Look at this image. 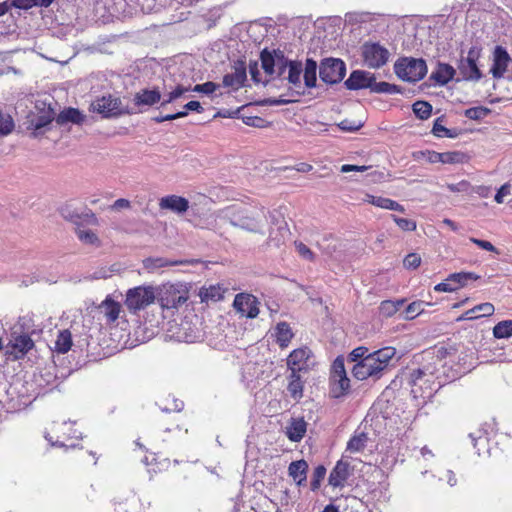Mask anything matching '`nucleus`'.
<instances>
[{
  "instance_id": "obj_59",
  "label": "nucleus",
  "mask_w": 512,
  "mask_h": 512,
  "mask_svg": "<svg viewBox=\"0 0 512 512\" xmlns=\"http://www.w3.org/2000/svg\"><path fill=\"white\" fill-rule=\"evenodd\" d=\"M187 115H188V112L180 111V112H177L175 114H167V115H164V116H157V117H154L153 120L156 123H162V122H165V121H172V120H175V119H178V118H183V117H186Z\"/></svg>"
},
{
  "instance_id": "obj_37",
  "label": "nucleus",
  "mask_w": 512,
  "mask_h": 512,
  "mask_svg": "<svg viewBox=\"0 0 512 512\" xmlns=\"http://www.w3.org/2000/svg\"><path fill=\"white\" fill-rule=\"evenodd\" d=\"M404 300H385L382 301L379 307L381 315L385 317H391L404 305Z\"/></svg>"
},
{
  "instance_id": "obj_7",
  "label": "nucleus",
  "mask_w": 512,
  "mask_h": 512,
  "mask_svg": "<svg viewBox=\"0 0 512 512\" xmlns=\"http://www.w3.org/2000/svg\"><path fill=\"white\" fill-rule=\"evenodd\" d=\"M91 109L103 118H117L130 113L119 97L110 94L94 100L91 103Z\"/></svg>"
},
{
  "instance_id": "obj_31",
  "label": "nucleus",
  "mask_w": 512,
  "mask_h": 512,
  "mask_svg": "<svg viewBox=\"0 0 512 512\" xmlns=\"http://www.w3.org/2000/svg\"><path fill=\"white\" fill-rule=\"evenodd\" d=\"M304 84L307 88L316 87L317 82V62L313 59H307L303 68Z\"/></svg>"
},
{
  "instance_id": "obj_23",
  "label": "nucleus",
  "mask_w": 512,
  "mask_h": 512,
  "mask_svg": "<svg viewBox=\"0 0 512 512\" xmlns=\"http://www.w3.org/2000/svg\"><path fill=\"white\" fill-rule=\"evenodd\" d=\"M161 100V93L157 88L142 89L134 96V104L140 106H153Z\"/></svg>"
},
{
  "instance_id": "obj_4",
  "label": "nucleus",
  "mask_w": 512,
  "mask_h": 512,
  "mask_svg": "<svg viewBox=\"0 0 512 512\" xmlns=\"http://www.w3.org/2000/svg\"><path fill=\"white\" fill-rule=\"evenodd\" d=\"M156 289L152 286H138L126 293L125 305L130 312H137L154 303Z\"/></svg>"
},
{
  "instance_id": "obj_54",
  "label": "nucleus",
  "mask_w": 512,
  "mask_h": 512,
  "mask_svg": "<svg viewBox=\"0 0 512 512\" xmlns=\"http://www.w3.org/2000/svg\"><path fill=\"white\" fill-rule=\"evenodd\" d=\"M368 348L364 346L357 347L351 351V353L348 356V360L350 362H359L364 360L368 355Z\"/></svg>"
},
{
  "instance_id": "obj_40",
  "label": "nucleus",
  "mask_w": 512,
  "mask_h": 512,
  "mask_svg": "<svg viewBox=\"0 0 512 512\" xmlns=\"http://www.w3.org/2000/svg\"><path fill=\"white\" fill-rule=\"evenodd\" d=\"M199 296L202 302L218 301L223 297L221 288L217 286L201 288Z\"/></svg>"
},
{
  "instance_id": "obj_8",
  "label": "nucleus",
  "mask_w": 512,
  "mask_h": 512,
  "mask_svg": "<svg viewBox=\"0 0 512 512\" xmlns=\"http://www.w3.org/2000/svg\"><path fill=\"white\" fill-rule=\"evenodd\" d=\"M350 389V380L347 377L344 359L337 357L333 364L330 375V394L333 398L345 396Z\"/></svg>"
},
{
  "instance_id": "obj_32",
  "label": "nucleus",
  "mask_w": 512,
  "mask_h": 512,
  "mask_svg": "<svg viewBox=\"0 0 512 512\" xmlns=\"http://www.w3.org/2000/svg\"><path fill=\"white\" fill-rule=\"evenodd\" d=\"M275 335L277 343L281 348L287 347L294 336L289 324L286 322H280L277 324L275 328Z\"/></svg>"
},
{
  "instance_id": "obj_28",
  "label": "nucleus",
  "mask_w": 512,
  "mask_h": 512,
  "mask_svg": "<svg viewBox=\"0 0 512 512\" xmlns=\"http://www.w3.org/2000/svg\"><path fill=\"white\" fill-rule=\"evenodd\" d=\"M183 264V261H171L163 257H149L143 260V267L146 271L153 273L156 270L167 267Z\"/></svg>"
},
{
  "instance_id": "obj_30",
  "label": "nucleus",
  "mask_w": 512,
  "mask_h": 512,
  "mask_svg": "<svg viewBox=\"0 0 512 512\" xmlns=\"http://www.w3.org/2000/svg\"><path fill=\"white\" fill-rule=\"evenodd\" d=\"M303 389H304V381L301 379V375L299 373H290L289 383L287 386V390L290 396L294 400H300L303 397Z\"/></svg>"
},
{
  "instance_id": "obj_56",
  "label": "nucleus",
  "mask_w": 512,
  "mask_h": 512,
  "mask_svg": "<svg viewBox=\"0 0 512 512\" xmlns=\"http://www.w3.org/2000/svg\"><path fill=\"white\" fill-rule=\"evenodd\" d=\"M420 264L421 257L417 253H410L403 260V265L406 269H416Z\"/></svg>"
},
{
  "instance_id": "obj_12",
  "label": "nucleus",
  "mask_w": 512,
  "mask_h": 512,
  "mask_svg": "<svg viewBox=\"0 0 512 512\" xmlns=\"http://www.w3.org/2000/svg\"><path fill=\"white\" fill-rule=\"evenodd\" d=\"M364 63L369 68H380L389 58V51L379 43L366 42L361 47Z\"/></svg>"
},
{
  "instance_id": "obj_38",
  "label": "nucleus",
  "mask_w": 512,
  "mask_h": 512,
  "mask_svg": "<svg viewBox=\"0 0 512 512\" xmlns=\"http://www.w3.org/2000/svg\"><path fill=\"white\" fill-rule=\"evenodd\" d=\"M493 336L497 339H506L512 336V320H503L493 327Z\"/></svg>"
},
{
  "instance_id": "obj_26",
  "label": "nucleus",
  "mask_w": 512,
  "mask_h": 512,
  "mask_svg": "<svg viewBox=\"0 0 512 512\" xmlns=\"http://www.w3.org/2000/svg\"><path fill=\"white\" fill-rule=\"evenodd\" d=\"M308 464L305 460L293 461L288 467L289 476L296 481L298 486H301L306 481Z\"/></svg>"
},
{
  "instance_id": "obj_21",
  "label": "nucleus",
  "mask_w": 512,
  "mask_h": 512,
  "mask_svg": "<svg viewBox=\"0 0 512 512\" xmlns=\"http://www.w3.org/2000/svg\"><path fill=\"white\" fill-rule=\"evenodd\" d=\"M349 477V463L339 460L332 469L328 482L333 487H341Z\"/></svg>"
},
{
  "instance_id": "obj_44",
  "label": "nucleus",
  "mask_w": 512,
  "mask_h": 512,
  "mask_svg": "<svg viewBox=\"0 0 512 512\" xmlns=\"http://www.w3.org/2000/svg\"><path fill=\"white\" fill-rule=\"evenodd\" d=\"M415 160L425 159L429 163H441V153L435 151H417L413 153Z\"/></svg>"
},
{
  "instance_id": "obj_50",
  "label": "nucleus",
  "mask_w": 512,
  "mask_h": 512,
  "mask_svg": "<svg viewBox=\"0 0 512 512\" xmlns=\"http://www.w3.org/2000/svg\"><path fill=\"white\" fill-rule=\"evenodd\" d=\"M469 437L472 441L474 448H477L480 451L481 448H484L487 445V436L486 433L482 430H477L469 434Z\"/></svg>"
},
{
  "instance_id": "obj_16",
  "label": "nucleus",
  "mask_w": 512,
  "mask_h": 512,
  "mask_svg": "<svg viewBox=\"0 0 512 512\" xmlns=\"http://www.w3.org/2000/svg\"><path fill=\"white\" fill-rule=\"evenodd\" d=\"M374 76L375 74L368 71L354 70L344 85L348 90L371 89Z\"/></svg>"
},
{
  "instance_id": "obj_18",
  "label": "nucleus",
  "mask_w": 512,
  "mask_h": 512,
  "mask_svg": "<svg viewBox=\"0 0 512 512\" xmlns=\"http://www.w3.org/2000/svg\"><path fill=\"white\" fill-rule=\"evenodd\" d=\"M510 60L511 58L506 49L502 46H496L493 53V64L490 69V72L495 79L503 77Z\"/></svg>"
},
{
  "instance_id": "obj_34",
  "label": "nucleus",
  "mask_w": 512,
  "mask_h": 512,
  "mask_svg": "<svg viewBox=\"0 0 512 512\" xmlns=\"http://www.w3.org/2000/svg\"><path fill=\"white\" fill-rule=\"evenodd\" d=\"M367 441L368 436L366 433H356L348 441L346 451L350 453L362 452L366 447Z\"/></svg>"
},
{
  "instance_id": "obj_3",
  "label": "nucleus",
  "mask_w": 512,
  "mask_h": 512,
  "mask_svg": "<svg viewBox=\"0 0 512 512\" xmlns=\"http://www.w3.org/2000/svg\"><path fill=\"white\" fill-rule=\"evenodd\" d=\"M396 75L408 82H417L427 74V65L423 59L401 58L394 64Z\"/></svg>"
},
{
  "instance_id": "obj_57",
  "label": "nucleus",
  "mask_w": 512,
  "mask_h": 512,
  "mask_svg": "<svg viewBox=\"0 0 512 512\" xmlns=\"http://www.w3.org/2000/svg\"><path fill=\"white\" fill-rule=\"evenodd\" d=\"M295 248L298 254L305 260L313 261L315 259L314 253L302 242H295Z\"/></svg>"
},
{
  "instance_id": "obj_15",
  "label": "nucleus",
  "mask_w": 512,
  "mask_h": 512,
  "mask_svg": "<svg viewBox=\"0 0 512 512\" xmlns=\"http://www.w3.org/2000/svg\"><path fill=\"white\" fill-rule=\"evenodd\" d=\"M234 308L248 318H255L259 314L257 300L250 294H237L233 302Z\"/></svg>"
},
{
  "instance_id": "obj_9",
  "label": "nucleus",
  "mask_w": 512,
  "mask_h": 512,
  "mask_svg": "<svg viewBox=\"0 0 512 512\" xmlns=\"http://www.w3.org/2000/svg\"><path fill=\"white\" fill-rule=\"evenodd\" d=\"M346 74L344 61L337 58H326L321 61L319 77L326 84H336L343 80Z\"/></svg>"
},
{
  "instance_id": "obj_47",
  "label": "nucleus",
  "mask_w": 512,
  "mask_h": 512,
  "mask_svg": "<svg viewBox=\"0 0 512 512\" xmlns=\"http://www.w3.org/2000/svg\"><path fill=\"white\" fill-rule=\"evenodd\" d=\"M490 112H491V110L489 108L479 106V107H471V108L465 110L464 114L467 118H469L471 120H481V119L485 118Z\"/></svg>"
},
{
  "instance_id": "obj_11",
  "label": "nucleus",
  "mask_w": 512,
  "mask_h": 512,
  "mask_svg": "<svg viewBox=\"0 0 512 512\" xmlns=\"http://www.w3.org/2000/svg\"><path fill=\"white\" fill-rule=\"evenodd\" d=\"M481 49L473 46L469 49L467 56L462 57L458 63V70L463 80L478 81L482 78V73L477 65Z\"/></svg>"
},
{
  "instance_id": "obj_25",
  "label": "nucleus",
  "mask_w": 512,
  "mask_h": 512,
  "mask_svg": "<svg viewBox=\"0 0 512 512\" xmlns=\"http://www.w3.org/2000/svg\"><path fill=\"white\" fill-rule=\"evenodd\" d=\"M85 115L76 108H65L56 117V122L59 125H65L67 123H73L80 125L84 122Z\"/></svg>"
},
{
  "instance_id": "obj_24",
  "label": "nucleus",
  "mask_w": 512,
  "mask_h": 512,
  "mask_svg": "<svg viewBox=\"0 0 512 512\" xmlns=\"http://www.w3.org/2000/svg\"><path fill=\"white\" fill-rule=\"evenodd\" d=\"M495 311L494 305L489 302H485L479 305H476L472 309L467 310L464 312L457 321H463V320H474L478 319L480 317H487L491 316Z\"/></svg>"
},
{
  "instance_id": "obj_10",
  "label": "nucleus",
  "mask_w": 512,
  "mask_h": 512,
  "mask_svg": "<svg viewBox=\"0 0 512 512\" xmlns=\"http://www.w3.org/2000/svg\"><path fill=\"white\" fill-rule=\"evenodd\" d=\"M315 364L314 354L308 347L293 350L287 358V367L292 373L308 372Z\"/></svg>"
},
{
  "instance_id": "obj_6",
  "label": "nucleus",
  "mask_w": 512,
  "mask_h": 512,
  "mask_svg": "<svg viewBox=\"0 0 512 512\" xmlns=\"http://www.w3.org/2000/svg\"><path fill=\"white\" fill-rule=\"evenodd\" d=\"M261 65L264 72L270 76L283 77L290 61L281 50L268 51L264 49L260 54Z\"/></svg>"
},
{
  "instance_id": "obj_5",
  "label": "nucleus",
  "mask_w": 512,
  "mask_h": 512,
  "mask_svg": "<svg viewBox=\"0 0 512 512\" xmlns=\"http://www.w3.org/2000/svg\"><path fill=\"white\" fill-rule=\"evenodd\" d=\"M156 299L163 311H173L187 301L188 295L177 285L165 284L156 292Z\"/></svg>"
},
{
  "instance_id": "obj_46",
  "label": "nucleus",
  "mask_w": 512,
  "mask_h": 512,
  "mask_svg": "<svg viewBox=\"0 0 512 512\" xmlns=\"http://www.w3.org/2000/svg\"><path fill=\"white\" fill-rule=\"evenodd\" d=\"M390 217L402 231L412 232L417 228L416 222L412 219L401 218L394 214L390 215Z\"/></svg>"
},
{
  "instance_id": "obj_58",
  "label": "nucleus",
  "mask_w": 512,
  "mask_h": 512,
  "mask_svg": "<svg viewBox=\"0 0 512 512\" xmlns=\"http://www.w3.org/2000/svg\"><path fill=\"white\" fill-rule=\"evenodd\" d=\"M363 126V123L361 121H352V120H348V119H345V120H342L339 124H338V127L343 130V131H347V132H354V131H357L359 130L361 127Z\"/></svg>"
},
{
  "instance_id": "obj_49",
  "label": "nucleus",
  "mask_w": 512,
  "mask_h": 512,
  "mask_svg": "<svg viewBox=\"0 0 512 512\" xmlns=\"http://www.w3.org/2000/svg\"><path fill=\"white\" fill-rule=\"evenodd\" d=\"M14 128V121L9 114L0 112V136L8 135Z\"/></svg>"
},
{
  "instance_id": "obj_61",
  "label": "nucleus",
  "mask_w": 512,
  "mask_h": 512,
  "mask_svg": "<svg viewBox=\"0 0 512 512\" xmlns=\"http://www.w3.org/2000/svg\"><path fill=\"white\" fill-rule=\"evenodd\" d=\"M51 121L52 118L50 116H41L37 118L35 121H32V125L35 132H37L48 126L51 123Z\"/></svg>"
},
{
  "instance_id": "obj_53",
  "label": "nucleus",
  "mask_w": 512,
  "mask_h": 512,
  "mask_svg": "<svg viewBox=\"0 0 512 512\" xmlns=\"http://www.w3.org/2000/svg\"><path fill=\"white\" fill-rule=\"evenodd\" d=\"M422 311H423V302H421V301L412 302L406 307V309L404 311L405 318L413 319L416 316H418Z\"/></svg>"
},
{
  "instance_id": "obj_45",
  "label": "nucleus",
  "mask_w": 512,
  "mask_h": 512,
  "mask_svg": "<svg viewBox=\"0 0 512 512\" xmlns=\"http://www.w3.org/2000/svg\"><path fill=\"white\" fill-rule=\"evenodd\" d=\"M465 159L466 156L458 151L441 153V163L443 164L463 163Z\"/></svg>"
},
{
  "instance_id": "obj_52",
  "label": "nucleus",
  "mask_w": 512,
  "mask_h": 512,
  "mask_svg": "<svg viewBox=\"0 0 512 512\" xmlns=\"http://www.w3.org/2000/svg\"><path fill=\"white\" fill-rule=\"evenodd\" d=\"M187 91H189V88L184 87L182 85H178L173 91L169 92L166 95V98L162 101L161 106H165L169 103H172L176 99L180 98Z\"/></svg>"
},
{
  "instance_id": "obj_51",
  "label": "nucleus",
  "mask_w": 512,
  "mask_h": 512,
  "mask_svg": "<svg viewBox=\"0 0 512 512\" xmlns=\"http://www.w3.org/2000/svg\"><path fill=\"white\" fill-rule=\"evenodd\" d=\"M363 201L382 209H388V203L390 202V198L366 194Z\"/></svg>"
},
{
  "instance_id": "obj_41",
  "label": "nucleus",
  "mask_w": 512,
  "mask_h": 512,
  "mask_svg": "<svg viewBox=\"0 0 512 512\" xmlns=\"http://www.w3.org/2000/svg\"><path fill=\"white\" fill-rule=\"evenodd\" d=\"M413 112L418 118L425 120L430 117L432 106L426 101H416L413 104Z\"/></svg>"
},
{
  "instance_id": "obj_29",
  "label": "nucleus",
  "mask_w": 512,
  "mask_h": 512,
  "mask_svg": "<svg viewBox=\"0 0 512 512\" xmlns=\"http://www.w3.org/2000/svg\"><path fill=\"white\" fill-rule=\"evenodd\" d=\"M288 72L287 77H285L288 82L294 87V88H301L302 82H301V76L303 73V65L300 61H290V64L287 66Z\"/></svg>"
},
{
  "instance_id": "obj_17",
  "label": "nucleus",
  "mask_w": 512,
  "mask_h": 512,
  "mask_svg": "<svg viewBox=\"0 0 512 512\" xmlns=\"http://www.w3.org/2000/svg\"><path fill=\"white\" fill-rule=\"evenodd\" d=\"M247 79L246 66L242 61H237L233 66V72L223 77L222 85L236 91L241 88Z\"/></svg>"
},
{
  "instance_id": "obj_36",
  "label": "nucleus",
  "mask_w": 512,
  "mask_h": 512,
  "mask_svg": "<svg viewBox=\"0 0 512 512\" xmlns=\"http://www.w3.org/2000/svg\"><path fill=\"white\" fill-rule=\"evenodd\" d=\"M479 278L480 276L473 272H458L449 275L448 280L459 288L465 286L469 281H475Z\"/></svg>"
},
{
  "instance_id": "obj_42",
  "label": "nucleus",
  "mask_w": 512,
  "mask_h": 512,
  "mask_svg": "<svg viewBox=\"0 0 512 512\" xmlns=\"http://www.w3.org/2000/svg\"><path fill=\"white\" fill-rule=\"evenodd\" d=\"M77 237L84 244L96 245L100 244V240L95 232L90 229H78L76 231Z\"/></svg>"
},
{
  "instance_id": "obj_22",
  "label": "nucleus",
  "mask_w": 512,
  "mask_h": 512,
  "mask_svg": "<svg viewBox=\"0 0 512 512\" xmlns=\"http://www.w3.org/2000/svg\"><path fill=\"white\" fill-rule=\"evenodd\" d=\"M455 74L456 70L451 65L438 63L436 69L430 75V80H433L440 86H444L454 78Z\"/></svg>"
},
{
  "instance_id": "obj_64",
  "label": "nucleus",
  "mask_w": 512,
  "mask_h": 512,
  "mask_svg": "<svg viewBox=\"0 0 512 512\" xmlns=\"http://www.w3.org/2000/svg\"><path fill=\"white\" fill-rule=\"evenodd\" d=\"M469 187V183L467 181H461L457 184H448L447 188L451 192H463L466 191Z\"/></svg>"
},
{
  "instance_id": "obj_55",
  "label": "nucleus",
  "mask_w": 512,
  "mask_h": 512,
  "mask_svg": "<svg viewBox=\"0 0 512 512\" xmlns=\"http://www.w3.org/2000/svg\"><path fill=\"white\" fill-rule=\"evenodd\" d=\"M219 84L208 81L203 84H197L192 88V91L199 92V93H205V94H211L215 92L219 88Z\"/></svg>"
},
{
  "instance_id": "obj_33",
  "label": "nucleus",
  "mask_w": 512,
  "mask_h": 512,
  "mask_svg": "<svg viewBox=\"0 0 512 512\" xmlns=\"http://www.w3.org/2000/svg\"><path fill=\"white\" fill-rule=\"evenodd\" d=\"M306 426L303 419H294L287 428V437L294 442L300 441L306 433Z\"/></svg>"
},
{
  "instance_id": "obj_14",
  "label": "nucleus",
  "mask_w": 512,
  "mask_h": 512,
  "mask_svg": "<svg viewBox=\"0 0 512 512\" xmlns=\"http://www.w3.org/2000/svg\"><path fill=\"white\" fill-rule=\"evenodd\" d=\"M265 215L263 211L246 214L239 216L233 220H231V224L235 227H239L241 229L247 230L253 233L264 234Z\"/></svg>"
},
{
  "instance_id": "obj_60",
  "label": "nucleus",
  "mask_w": 512,
  "mask_h": 512,
  "mask_svg": "<svg viewBox=\"0 0 512 512\" xmlns=\"http://www.w3.org/2000/svg\"><path fill=\"white\" fill-rule=\"evenodd\" d=\"M470 241L474 244H476L478 247H480L483 250L490 251V252H498L496 247L489 241L481 240L477 238H470Z\"/></svg>"
},
{
  "instance_id": "obj_27",
  "label": "nucleus",
  "mask_w": 512,
  "mask_h": 512,
  "mask_svg": "<svg viewBox=\"0 0 512 512\" xmlns=\"http://www.w3.org/2000/svg\"><path fill=\"white\" fill-rule=\"evenodd\" d=\"M99 310L106 317L107 322H115L121 312V305L107 297L99 306Z\"/></svg>"
},
{
  "instance_id": "obj_43",
  "label": "nucleus",
  "mask_w": 512,
  "mask_h": 512,
  "mask_svg": "<svg viewBox=\"0 0 512 512\" xmlns=\"http://www.w3.org/2000/svg\"><path fill=\"white\" fill-rule=\"evenodd\" d=\"M432 133L436 137H447V138H455L457 136V133L455 131H452L445 126L442 125V119L437 118L434 122Z\"/></svg>"
},
{
  "instance_id": "obj_1",
  "label": "nucleus",
  "mask_w": 512,
  "mask_h": 512,
  "mask_svg": "<svg viewBox=\"0 0 512 512\" xmlns=\"http://www.w3.org/2000/svg\"><path fill=\"white\" fill-rule=\"evenodd\" d=\"M456 349L453 346H435L422 353V363L409 374L408 383L414 398H430L445 384L465 373L455 364Z\"/></svg>"
},
{
  "instance_id": "obj_19",
  "label": "nucleus",
  "mask_w": 512,
  "mask_h": 512,
  "mask_svg": "<svg viewBox=\"0 0 512 512\" xmlns=\"http://www.w3.org/2000/svg\"><path fill=\"white\" fill-rule=\"evenodd\" d=\"M174 336L178 341L187 343H193L202 338L201 331L187 320H184L179 324L178 331Z\"/></svg>"
},
{
  "instance_id": "obj_2",
  "label": "nucleus",
  "mask_w": 512,
  "mask_h": 512,
  "mask_svg": "<svg viewBox=\"0 0 512 512\" xmlns=\"http://www.w3.org/2000/svg\"><path fill=\"white\" fill-rule=\"evenodd\" d=\"M396 350L393 347H384L367 355L352 367V375L357 380L372 378L377 380L388 370L390 361L394 358Z\"/></svg>"
},
{
  "instance_id": "obj_48",
  "label": "nucleus",
  "mask_w": 512,
  "mask_h": 512,
  "mask_svg": "<svg viewBox=\"0 0 512 512\" xmlns=\"http://www.w3.org/2000/svg\"><path fill=\"white\" fill-rule=\"evenodd\" d=\"M325 475L326 468L324 466L319 465L314 469L310 483L312 491H316L320 488L321 481L324 479Z\"/></svg>"
},
{
  "instance_id": "obj_35",
  "label": "nucleus",
  "mask_w": 512,
  "mask_h": 512,
  "mask_svg": "<svg viewBox=\"0 0 512 512\" xmlns=\"http://www.w3.org/2000/svg\"><path fill=\"white\" fill-rule=\"evenodd\" d=\"M373 93H384V94H397L401 93V89L399 86L395 84H390L388 82H377L376 76H374V79L372 81V87L370 89Z\"/></svg>"
},
{
  "instance_id": "obj_13",
  "label": "nucleus",
  "mask_w": 512,
  "mask_h": 512,
  "mask_svg": "<svg viewBox=\"0 0 512 512\" xmlns=\"http://www.w3.org/2000/svg\"><path fill=\"white\" fill-rule=\"evenodd\" d=\"M33 347L34 342L29 334L19 333L14 327L6 354L12 356L14 360H18L23 358Z\"/></svg>"
},
{
  "instance_id": "obj_62",
  "label": "nucleus",
  "mask_w": 512,
  "mask_h": 512,
  "mask_svg": "<svg viewBox=\"0 0 512 512\" xmlns=\"http://www.w3.org/2000/svg\"><path fill=\"white\" fill-rule=\"evenodd\" d=\"M511 185L509 183L503 184L495 195V201L499 204L503 203L504 197L510 194Z\"/></svg>"
},
{
  "instance_id": "obj_39",
  "label": "nucleus",
  "mask_w": 512,
  "mask_h": 512,
  "mask_svg": "<svg viewBox=\"0 0 512 512\" xmlns=\"http://www.w3.org/2000/svg\"><path fill=\"white\" fill-rule=\"evenodd\" d=\"M72 346L71 333L68 330H63L59 333L55 342V349L58 353H66Z\"/></svg>"
},
{
  "instance_id": "obj_63",
  "label": "nucleus",
  "mask_w": 512,
  "mask_h": 512,
  "mask_svg": "<svg viewBox=\"0 0 512 512\" xmlns=\"http://www.w3.org/2000/svg\"><path fill=\"white\" fill-rule=\"evenodd\" d=\"M457 289L458 286L453 285V283L449 281L448 278L444 282H441L434 287V290L438 292H453Z\"/></svg>"
},
{
  "instance_id": "obj_20",
  "label": "nucleus",
  "mask_w": 512,
  "mask_h": 512,
  "mask_svg": "<svg viewBox=\"0 0 512 512\" xmlns=\"http://www.w3.org/2000/svg\"><path fill=\"white\" fill-rule=\"evenodd\" d=\"M159 206L161 209L171 210L175 213H184L189 208V202L184 197L169 195L160 199Z\"/></svg>"
}]
</instances>
